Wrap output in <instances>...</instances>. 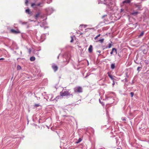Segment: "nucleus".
<instances>
[{"mask_svg":"<svg viewBox=\"0 0 149 149\" xmlns=\"http://www.w3.org/2000/svg\"><path fill=\"white\" fill-rule=\"evenodd\" d=\"M60 95L61 97H68V96H73L72 94H70V93L69 92V91L67 90L66 91H62L60 93Z\"/></svg>","mask_w":149,"mask_h":149,"instance_id":"1","label":"nucleus"},{"mask_svg":"<svg viewBox=\"0 0 149 149\" xmlns=\"http://www.w3.org/2000/svg\"><path fill=\"white\" fill-rule=\"evenodd\" d=\"M74 92L75 93H81L82 92V88L80 86L75 87L74 89Z\"/></svg>","mask_w":149,"mask_h":149,"instance_id":"2","label":"nucleus"},{"mask_svg":"<svg viewBox=\"0 0 149 149\" xmlns=\"http://www.w3.org/2000/svg\"><path fill=\"white\" fill-rule=\"evenodd\" d=\"M41 4V3H39L38 4L34 3H32L31 4V6L34 8H37V7L40 6Z\"/></svg>","mask_w":149,"mask_h":149,"instance_id":"3","label":"nucleus"},{"mask_svg":"<svg viewBox=\"0 0 149 149\" xmlns=\"http://www.w3.org/2000/svg\"><path fill=\"white\" fill-rule=\"evenodd\" d=\"M11 33L14 34H18L20 33L19 30H15L14 29H11L10 30Z\"/></svg>","mask_w":149,"mask_h":149,"instance_id":"4","label":"nucleus"},{"mask_svg":"<svg viewBox=\"0 0 149 149\" xmlns=\"http://www.w3.org/2000/svg\"><path fill=\"white\" fill-rule=\"evenodd\" d=\"M52 67L54 72H56L58 69V67L56 65H52Z\"/></svg>","mask_w":149,"mask_h":149,"instance_id":"5","label":"nucleus"},{"mask_svg":"<svg viewBox=\"0 0 149 149\" xmlns=\"http://www.w3.org/2000/svg\"><path fill=\"white\" fill-rule=\"evenodd\" d=\"M113 52H115L116 53V54H117V49H116L115 48H113L112 49V51L110 52L111 54L112 55L113 54Z\"/></svg>","mask_w":149,"mask_h":149,"instance_id":"6","label":"nucleus"},{"mask_svg":"<svg viewBox=\"0 0 149 149\" xmlns=\"http://www.w3.org/2000/svg\"><path fill=\"white\" fill-rule=\"evenodd\" d=\"M107 74H108L109 77H110V78L112 80H113V82H114V79L113 77V76L109 74V72H108Z\"/></svg>","mask_w":149,"mask_h":149,"instance_id":"7","label":"nucleus"},{"mask_svg":"<svg viewBox=\"0 0 149 149\" xmlns=\"http://www.w3.org/2000/svg\"><path fill=\"white\" fill-rule=\"evenodd\" d=\"M92 45H90L89 46V47L88 48V52L89 53H91L92 51Z\"/></svg>","mask_w":149,"mask_h":149,"instance_id":"8","label":"nucleus"},{"mask_svg":"<svg viewBox=\"0 0 149 149\" xmlns=\"http://www.w3.org/2000/svg\"><path fill=\"white\" fill-rule=\"evenodd\" d=\"M40 13H38L35 16V17L36 18V19H37V18L39 17Z\"/></svg>","mask_w":149,"mask_h":149,"instance_id":"9","label":"nucleus"},{"mask_svg":"<svg viewBox=\"0 0 149 149\" xmlns=\"http://www.w3.org/2000/svg\"><path fill=\"white\" fill-rule=\"evenodd\" d=\"M36 58L34 56H32L30 58V60L31 61H33L35 60Z\"/></svg>","mask_w":149,"mask_h":149,"instance_id":"10","label":"nucleus"},{"mask_svg":"<svg viewBox=\"0 0 149 149\" xmlns=\"http://www.w3.org/2000/svg\"><path fill=\"white\" fill-rule=\"evenodd\" d=\"M138 13V12H134L132 13H131V14L133 15H137Z\"/></svg>","mask_w":149,"mask_h":149,"instance_id":"11","label":"nucleus"},{"mask_svg":"<svg viewBox=\"0 0 149 149\" xmlns=\"http://www.w3.org/2000/svg\"><path fill=\"white\" fill-rule=\"evenodd\" d=\"M130 2V0H126L123 2V3H129Z\"/></svg>","mask_w":149,"mask_h":149,"instance_id":"12","label":"nucleus"},{"mask_svg":"<svg viewBox=\"0 0 149 149\" xmlns=\"http://www.w3.org/2000/svg\"><path fill=\"white\" fill-rule=\"evenodd\" d=\"M115 68V65L114 63H112L111 65V68L112 69H113Z\"/></svg>","mask_w":149,"mask_h":149,"instance_id":"13","label":"nucleus"},{"mask_svg":"<svg viewBox=\"0 0 149 149\" xmlns=\"http://www.w3.org/2000/svg\"><path fill=\"white\" fill-rule=\"evenodd\" d=\"M104 40V38H102L98 40V41H97L96 42H99L100 43H102L103 42Z\"/></svg>","mask_w":149,"mask_h":149,"instance_id":"14","label":"nucleus"},{"mask_svg":"<svg viewBox=\"0 0 149 149\" xmlns=\"http://www.w3.org/2000/svg\"><path fill=\"white\" fill-rule=\"evenodd\" d=\"M22 69L21 67L19 65H17V70H20Z\"/></svg>","mask_w":149,"mask_h":149,"instance_id":"15","label":"nucleus"},{"mask_svg":"<svg viewBox=\"0 0 149 149\" xmlns=\"http://www.w3.org/2000/svg\"><path fill=\"white\" fill-rule=\"evenodd\" d=\"M82 141V139L81 138H79L78 141L76 142V143H78Z\"/></svg>","mask_w":149,"mask_h":149,"instance_id":"16","label":"nucleus"},{"mask_svg":"<svg viewBox=\"0 0 149 149\" xmlns=\"http://www.w3.org/2000/svg\"><path fill=\"white\" fill-rule=\"evenodd\" d=\"M144 33L143 31L141 33L139 36V37H141L144 34Z\"/></svg>","mask_w":149,"mask_h":149,"instance_id":"17","label":"nucleus"},{"mask_svg":"<svg viewBox=\"0 0 149 149\" xmlns=\"http://www.w3.org/2000/svg\"><path fill=\"white\" fill-rule=\"evenodd\" d=\"M40 105L39 104H35L34 105V107H39L40 106Z\"/></svg>","mask_w":149,"mask_h":149,"instance_id":"18","label":"nucleus"},{"mask_svg":"<svg viewBox=\"0 0 149 149\" xmlns=\"http://www.w3.org/2000/svg\"><path fill=\"white\" fill-rule=\"evenodd\" d=\"M112 45L111 43H109L108 45V48H110L112 47Z\"/></svg>","mask_w":149,"mask_h":149,"instance_id":"19","label":"nucleus"},{"mask_svg":"<svg viewBox=\"0 0 149 149\" xmlns=\"http://www.w3.org/2000/svg\"><path fill=\"white\" fill-rule=\"evenodd\" d=\"M26 12L28 14H29V9H27L26 10Z\"/></svg>","mask_w":149,"mask_h":149,"instance_id":"20","label":"nucleus"},{"mask_svg":"<svg viewBox=\"0 0 149 149\" xmlns=\"http://www.w3.org/2000/svg\"><path fill=\"white\" fill-rule=\"evenodd\" d=\"M130 94L132 97L134 95V93L133 92L130 93Z\"/></svg>","mask_w":149,"mask_h":149,"instance_id":"21","label":"nucleus"},{"mask_svg":"<svg viewBox=\"0 0 149 149\" xmlns=\"http://www.w3.org/2000/svg\"><path fill=\"white\" fill-rule=\"evenodd\" d=\"M147 51L148 50H146V51H145V49H144L143 50V53H146L147 52Z\"/></svg>","mask_w":149,"mask_h":149,"instance_id":"22","label":"nucleus"},{"mask_svg":"<svg viewBox=\"0 0 149 149\" xmlns=\"http://www.w3.org/2000/svg\"><path fill=\"white\" fill-rule=\"evenodd\" d=\"M73 39L72 37H71V40L70 41V42H73Z\"/></svg>","mask_w":149,"mask_h":149,"instance_id":"23","label":"nucleus"},{"mask_svg":"<svg viewBox=\"0 0 149 149\" xmlns=\"http://www.w3.org/2000/svg\"><path fill=\"white\" fill-rule=\"evenodd\" d=\"M28 1L27 0H26V1L25 2V4H27L28 3Z\"/></svg>","mask_w":149,"mask_h":149,"instance_id":"24","label":"nucleus"},{"mask_svg":"<svg viewBox=\"0 0 149 149\" xmlns=\"http://www.w3.org/2000/svg\"><path fill=\"white\" fill-rule=\"evenodd\" d=\"M100 36V34H98L97 36H96L98 38Z\"/></svg>","mask_w":149,"mask_h":149,"instance_id":"25","label":"nucleus"},{"mask_svg":"<svg viewBox=\"0 0 149 149\" xmlns=\"http://www.w3.org/2000/svg\"><path fill=\"white\" fill-rule=\"evenodd\" d=\"M97 52H98L99 53H100L101 52L100 50H99L97 51Z\"/></svg>","mask_w":149,"mask_h":149,"instance_id":"26","label":"nucleus"},{"mask_svg":"<svg viewBox=\"0 0 149 149\" xmlns=\"http://www.w3.org/2000/svg\"><path fill=\"white\" fill-rule=\"evenodd\" d=\"M4 58H0V60H4Z\"/></svg>","mask_w":149,"mask_h":149,"instance_id":"27","label":"nucleus"},{"mask_svg":"<svg viewBox=\"0 0 149 149\" xmlns=\"http://www.w3.org/2000/svg\"><path fill=\"white\" fill-rule=\"evenodd\" d=\"M97 37H96H96L94 38V39H95V40H96L97 39Z\"/></svg>","mask_w":149,"mask_h":149,"instance_id":"28","label":"nucleus"},{"mask_svg":"<svg viewBox=\"0 0 149 149\" xmlns=\"http://www.w3.org/2000/svg\"><path fill=\"white\" fill-rule=\"evenodd\" d=\"M140 67H138L137 68V70H138L139 69Z\"/></svg>","mask_w":149,"mask_h":149,"instance_id":"29","label":"nucleus"},{"mask_svg":"<svg viewBox=\"0 0 149 149\" xmlns=\"http://www.w3.org/2000/svg\"><path fill=\"white\" fill-rule=\"evenodd\" d=\"M105 15H104V16H103L102 17L103 18L104 17H105Z\"/></svg>","mask_w":149,"mask_h":149,"instance_id":"30","label":"nucleus"},{"mask_svg":"<svg viewBox=\"0 0 149 149\" xmlns=\"http://www.w3.org/2000/svg\"><path fill=\"white\" fill-rule=\"evenodd\" d=\"M31 51V50L30 49V50H29V52H30Z\"/></svg>","mask_w":149,"mask_h":149,"instance_id":"31","label":"nucleus"},{"mask_svg":"<svg viewBox=\"0 0 149 149\" xmlns=\"http://www.w3.org/2000/svg\"><path fill=\"white\" fill-rule=\"evenodd\" d=\"M113 85H114V82H113Z\"/></svg>","mask_w":149,"mask_h":149,"instance_id":"32","label":"nucleus"},{"mask_svg":"<svg viewBox=\"0 0 149 149\" xmlns=\"http://www.w3.org/2000/svg\"><path fill=\"white\" fill-rule=\"evenodd\" d=\"M107 48V47H106V48Z\"/></svg>","mask_w":149,"mask_h":149,"instance_id":"33","label":"nucleus"}]
</instances>
